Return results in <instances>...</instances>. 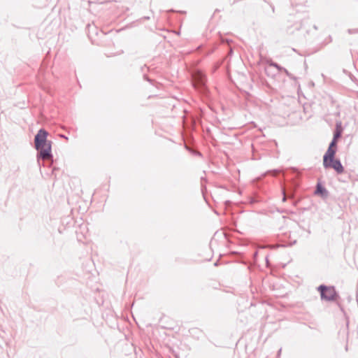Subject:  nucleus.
I'll return each instance as SVG.
<instances>
[{"instance_id":"0eeeda50","label":"nucleus","mask_w":358,"mask_h":358,"mask_svg":"<svg viewBox=\"0 0 358 358\" xmlns=\"http://www.w3.org/2000/svg\"><path fill=\"white\" fill-rule=\"evenodd\" d=\"M336 140L335 139H333L331 142V143L329 144V148H336Z\"/></svg>"},{"instance_id":"39448f33","label":"nucleus","mask_w":358,"mask_h":358,"mask_svg":"<svg viewBox=\"0 0 358 358\" xmlns=\"http://www.w3.org/2000/svg\"><path fill=\"white\" fill-rule=\"evenodd\" d=\"M194 79L197 80L199 83H201V85L204 84V75L202 73L199 72L196 75H194Z\"/></svg>"},{"instance_id":"f257e3e1","label":"nucleus","mask_w":358,"mask_h":358,"mask_svg":"<svg viewBox=\"0 0 358 358\" xmlns=\"http://www.w3.org/2000/svg\"><path fill=\"white\" fill-rule=\"evenodd\" d=\"M48 132L41 129L35 136V147L39 151L40 157L43 159H48L52 157L51 142L47 141Z\"/></svg>"},{"instance_id":"9d476101","label":"nucleus","mask_w":358,"mask_h":358,"mask_svg":"<svg viewBox=\"0 0 358 358\" xmlns=\"http://www.w3.org/2000/svg\"><path fill=\"white\" fill-rule=\"evenodd\" d=\"M283 194H284V196H283L282 201H285L286 200V196H285V192H283Z\"/></svg>"},{"instance_id":"423d86ee","label":"nucleus","mask_w":358,"mask_h":358,"mask_svg":"<svg viewBox=\"0 0 358 358\" xmlns=\"http://www.w3.org/2000/svg\"><path fill=\"white\" fill-rule=\"evenodd\" d=\"M324 192H326L325 189L323 188L320 185H317L315 193L316 194H322Z\"/></svg>"},{"instance_id":"6e6552de","label":"nucleus","mask_w":358,"mask_h":358,"mask_svg":"<svg viewBox=\"0 0 358 358\" xmlns=\"http://www.w3.org/2000/svg\"><path fill=\"white\" fill-rule=\"evenodd\" d=\"M340 136H341V132L339 131H337L336 132H335L333 139H335L337 141V138H339Z\"/></svg>"},{"instance_id":"1a4fd4ad","label":"nucleus","mask_w":358,"mask_h":358,"mask_svg":"<svg viewBox=\"0 0 358 358\" xmlns=\"http://www.w3.org/2000/svg\"><path fill=\"white\" fill-rule=\"evenodd\" d=\"M272 66H275V68L280 69V67L277 64H273Z\"/></svg>"},{"instance_id":"9b49d317","label":"nucleus","mask_w":358,"mask_h":358,"mask_svg":"<svg viewBox=\"0 0 358 358\" xmlns=\"http://www.w3.org/2000/svg\"><path fill=\"white\" fill-rule=\"evenodd\" d=\"M62 137L65 138L66 139H67V138L65 137V136H62Z\"/></svg>"},{"instance_id":"20e7f679","label":"nucleus","mask_w":358,"mask_h":358,"mask_svg":"<svg viewBox=\"0 0 358 358\" xmlns=\"http://www.w3.org/2000/svg\"><path fill=\"white\" fill-rule=\"evenodd\" d=\"M336 152V148H328L326 153L324 155V158H323L324 166H327L328 161H332V159H334Z\"/></svg>"},{"instance_id":"7ed1b4c3","label":"nucleus","mask_w":358,"mask_h":358,"mask_svg":"<svg viewBox=\"0 0 358 358\" xmlns=\"http://www.w3.org/2000/svg\"><path fill=\"white\" fill-rule=\"evenodd\" d=\"M327 166H324V168H332L334 169L338 173H342L344 171L343 166L341 164V162L338 159H332V161H328Z\"/></svg>"},{"instance_id":"f03ea898","label":"nucleus","mask_w":358,"mask_h":358,"mask_svg":"<svg viewBox=\"0 0 358 358\" xmlns=\"http://www.w3.org/2000/svg\"><path fill=\"white\" fill-rule=\"evenodd\" d=\"M318 289L320 291L322 299L327 301H333L335 299L336 293L334 287L320 285Z\"/></svg>"}]
</instances>
